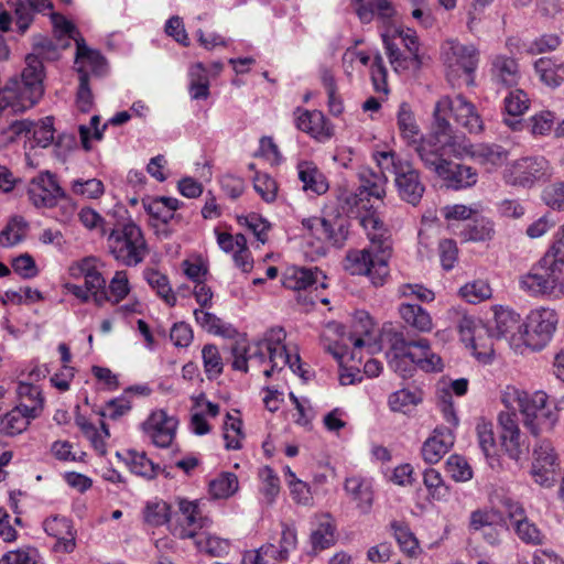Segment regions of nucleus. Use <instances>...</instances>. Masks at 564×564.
<instances>
[{
  "mask_svg": "<svg viewBox=\"0 0 564 564\" xmlns=\"http://www.w3.org/2000/svg\"><path fill=\"white\" fill-rule=\"evenodd\" d=\"M58 50L48 37L34 46V52L25 56V67L21 78H10L0 87V117L8 109L23 112L32 108L44 95L45 70L43 59H56Z\"/></svg>",
  "mask_w": 564,
  "mask_h": 564,
  "instance_id": "nucleus-1",
  "label": "nucleus"
},
{
  "mask_svg": "<svg viewBox=\"0 0 564 564\" xmlns=\"http://www.w3.org/2000/svg\"><path fill=\"white\" fill-rule=\"evenodd\" d=\"M410 148L417 154L425 169L436 175H444V166L451 158L463 159L465 151L463 140L455 135L449 121L443 118H433L430 132L421 134Z\"/></svg>",
  "mask_w": 564,
  "mask_h": 564,
  "instance_id": "nucleus-2",
  "label": "nucleus"
},
{
  "mask_svg": "<svg viewBox=\"0 0 564 564\" xmlns=\"http://www.w3.org/2000/svg\"><path fill=\"white\" fill-rule=\"evenodd\" d=\"M369 246L361 250H349L344 268L352 275H367L375 286H382L389 276L392 256L391 237L386 229L367 230Z\"/></svg>",
  "mask_w": 564,
  "mask_h": 564,
  "instance_id": "nucleus-3",
  "label": "nucleus"
},
{
  "mask_svg": "<svg viewBox=\"0 0 564 564\" xmlns=\"http://www.w3.org/2000/svg\"><path fill=\"white\" fill-rule=\"evenodd\" d=\"M507 408H518L523 424L534 436L551 431L558 420V411L544 391L529 393L514 387H507L502 394Z\"/></svg>",
  "mask_w": 564,
  "mask_h": 564,
  "instance_id": "nucleus-4",
  "label": "nucleus"
},
{
  "mask_svg": "<svg viewBox=\"0 0 564 564\" xmlns=\"http://www.w3.org/2000/svg\"><path fill=\"white\" fill-rule=\"evenodd\" d=\"M372 159L382 173L393 176V184L399 198L412 206H417L425 193L420 170L413 162L402 158L395 151H376Z\"/></svg>",
  "mask_w": 564,
  "mask_h": 564,
  "instance_id": "nucleus-5",
  "label": "nucleus"
},
{
  "mask_svg": "<svg viewBox=\"0 0 564 564\" xmlns=\"http://www.w3.org/2000/svg\"><path fill=\"white\" fill-rule=\"evenodd\" d=\"M286 333L283 327L274 326L268 329L262 338L247 344L248 356L251 361H257L259 365L264 364L267 360L271 364L270 369L263 371L265 377H271L275 370H282L285 366L290 369L300 373L302 365L299 354L292 355L284 340Z\"/></svg>",
  "mask_w": 564,
  "mask_h": 564,
  "instance_id": "nucleus-6",
  "label": "nucleus"
},
{
  "mask_svg": "<svg viewBox=\"0 0 564 564\" xmlns=\"http://www.w3.org/2000/svg\"><path fill=\"white\" fill-rule=\"evenodd\" d=\"M519 284L530 295L560 299L564 295V269L547 251L529 273L521 276Z\"/></svg>",
  "mask_w": 564,
  "mask_h": 564,
  "instance_id": "nucleus-7",
  "label": "nucleus"
},
{
  "mask_svg": "<svg viewBox=\"0 0 564 564\" xmlns=\"http://www.w3.org/2000/svg\"><path fill=\"white\" fill-rule=\"evenodd\" d=\"M107 241L110 253L126 267L140 264L149 253L143 231L133 221L111 230Z\"/></svg>",
  "mask_w": 564,
  "mask_h": 564,
  "instance_id": "nucleus-8",
  "label": "nucleus"
},
{
  "mask_svg": "<svg viewBox=\"0 0 564 564\" xmlns=\"http://www.w3.org/2000/svg\"><path fill=\"white\" fill-rule=\"evenodd\" d=\"M558 324V314L549 307L531 310L522 321L520 341L532 350L544 349L552 340Z\"/></svg>",
  "mask_w": 564,
  "mask_h": 564,
  "instance_id": "nucleus-9",
  "label": "nucleus"
},
{
  "mask_svg": "<svg viewBox=\"0 0 564 564\" xmlns=\"http://www.w3.org/2000/svg\"><path fill=\"white\" fill-rule=\"evenodd\" d=\"M447 82L454 88L463 85L467 87L474 86L475 70L477 69L479 61L478 51L473 45L460 44L457 39H451L447 41Z\"/></svg>",
  "mask_w": 564,
  "mask_h": 564,
  "instance_id": "nucleus-10",
  "label": "nucleus"
},
{
  "mask_svg": "<svg viewBox=\"0 0 564 564\" xmlns=\"http://www.w3.org/2000/svg\"><path fill=\"white\" fill-rule=\"evenodd\" d=\"M433 117L436 120H448L452 117L457 126L469 133H480L484 130V121L476 106L462 94L441 97L435 104Z\"/></svg>",
  "mask_w": 564,
  "mask_h": 564,
  "instance_id": "nucleus-11",
  "label": "nucleus"
},
{
  "mask_svg": "<svg viewBox=\"0 0 564 564\" xmlns=\"http://www.w3.org/2000/svg\"><path fill=\"white\" fill-rule=\"evenodd\" d=\"M301 224L312 237L336 249L346 245L350 232V220L339 212L303 218Z\"/></svg>",
  "mask_w": 564,
  "mask_h": 564,
  "instance_id": "nucleus-12",
  "label": "nucleus"
},
{
  "mask_svg": "<svg viewBox=\"0 0 564 564\" xmlns=\"http://www.w3.org/2000/svg\"><path fill=\"white\" fill-rule=\"evenodd\" d=\"M386 336L391 348L405 351L413 366L416 365L426 372L442 370V359L432 351L429 339L410 338L403 330H389Z\"/></svg>",
  "mask_w": 564,
  "mask_h": 564,
  "instance_id": "nucleus-13",
  "label": "nucleus"
},
{
  "mask_svg": "<svg viewBox=\"0 0 564 564\" xmlns=\"http://www.w3.org/2000/svg\"><path fill=\"white\" fill-rule=\"evenodd\" d=\"M356 13L362 23L377 20L382 30L380 35H409L404 32L401 19L390 0H352Z\"/></svg>",
  "mask_w": 564,
  "mask_h": 564,
  "instance_id": "nucleus-14",
  "label": "nucleus"
},
{
  "mask_svg": "<svg viewBox=\"0 0 564 564\" xmlns=\"http://www.w3.org/2000/svg\"><path fill=\"white\" fill-rule=\"evenodd\" d=\"M336 193L337 204L344 216L360 218V224L366 230L384 229L383 223L371 212L373 208L371 200L365 195H359L357 188L351 191L339 186Z\"/></svg>",
  "mask_w": 564,
  "mask_h": 564,
  "instance_id": "nucleus-15",
  "label": "nucleus"
},
{
  "mask_svg": "<svg viewBox=\"0 0 564 564\" xmlns=\"http://www.w3.org/2000/svg\"><path fill=\"white\" fill-rule=\"evenodd\" d=\"M458 333L463 343L473 349L478 360L487 362L492 354L491 327L474 316L464 315L458 321Z\"/></svg>",
  "mask_w": 564,
  "mask_h": 564,
  "instance_id": "nucleus-16",
  "label": "nucleus"
},
{
  "mask_svg": "<svg viewBox=\"0 0 564 564\" xmlns=\"http://www.w3.org/2000/svg\"><path fill=\"white\" fill-rule=\"evenodd\" d=\"M549 162L543 156H525L507 166L503 178L507 184L531 187L547 176Z\"/></svg>",
  "mask_w": 564,
  "mask_h": 564,
  "instance_id": "nucleus-17",
  "label": "nucleus"
},
{
  "mask_svg": "<svg viewBox=\"0 0 564 564\" xmlns=\"http://www.w3.org/2000/svg\"><path fill=\"white\" fill-rule=\"evenodd\" d=\"M28 197L36 208H53L58 205L59 198H65V191L58 184L55 175L45 171L31 180Z\"/></svg>",
  "mask_w": 564,
  "mask_h": 564,
  "instance_id": "nucleus-18",
  "label": "nucleus"
},
{
  "mask_svg": "<svg viewBox=\"0 0 564 564\" xmlns=\"http://www.w3.org/2000/svg\"><path fill=\"white\" fill-rule=\"evenodd\" d=\"M178 512L181 513L184 522L180 519L171 524V533L181 540L193 539L195 540L203 529H207L212 524V520L207 516H203L198 503L187 499L178 500Z\"/></svg>",
  "mask_w": 564,
  "mask_h": 564,
  "instance_id": "nucleus-19",
  "label": "nucleus"
},
{
  "mask_svg": "<svg viewBox=\"0 0 564 564\" xmlns=\"http://www.w3.org/2000/svg\"><path fill=\"white\" fill-rule=\"evenodd\" d=\"M293 121L297 130L306 133L317 142H328L335 135V127L321 110L296 107Z\"/></svg>",
  "mask_w": 564,
  "mask_h": 564,
  "instance_id": "nucleus-20",
  "label": "nucleus"
},
{
  "mask_svg": "<svg viewBox=\"0 0 564 564\" xmlns=\"http://www.w3.org/2000/svg\"><path fill=\"white\" fill-rule=\"evenodd\" d=\"M69 274L74 279L84 278L85 286L98 306L108 302L106 279L97 269V260L94 257H86L69 267Z\"/></svg>",
  "mask_w": 564,
  "mask_h": 564,
  "instance_id": "nucleus-21",
  "label": "nucleus"
},
{
  "mask_svg": "<svg viewBox=\"0 0 564 564\" xmlns=\"http://www.w3.org/2000/svg\"><path fill=\"white\" fill-rule=\"evenodd\" d=\"M142 206L150 216V225L156 228V234H162L165 238L171 235L166 226L175 217V212L183 206V202L175 197L147 196L142 198Z\"/></svg>",
  "mask_w": 564,
  "mask_h": 564,
  "instance_id": "nucleus-22",
  "label": "nucleus"
},
{
  "mask_svg": "<svg viewBox=\"0 0 564 564\" xmlns=\"http://www.w3.org/2000/svg\"><path fill=\"white\" fill-rule=\"evenodd\" d=\"M177 421L163 410L154 411L143 423L145 434L158 447H169L175 437Z\"/></svg>",
  "mask_w": 564,
  "mask_h": 564,
  "instance_id": "nucleus-23",
  "label": "nucleus"
},
{
  "mask_svg": "<svg viewBox=\"0 0 564 564\" xmlns=\"http://www.w3.org/2000/svg\"><path fill=\"white\" fill-rule=\"evenodd\" d=\"M12 133L20 135L25 134L30 140H33L36 147L47 148L54 140V118L45 117L39 122L28 119L17 120L10 124Z\"/></svg>",
  "mask_w": 564,
  "mask_h": 564,
  "instance_id": "nucleus-24",
  "label": "nucleus"
},
{
  "mask_svg": "<svg viewBox=\"0 0 564 564\" xmlns=\"http://www.w3.org/2000/svg\"><path fill=\"white\" fill-rule=\"evenodd\" d=\"M498 422L502 449L511 459L518 460L523 453V448L517 414L514 412H500Z\"/></svg>",
  "mask_w": 564,
  "mask_h": 564,
  "instance_id": "nucleus-25",
  "label": "nucleus"
},
{
  "mask_svg": "<svg viewBox=\"0 0 564 564\" xmlns=\"http://www.w3.org/2000/svg\"><path fill=\"white\" fill-rule=\"evenodd\" d=\"M325 279L326 275L316 267L291 265L283 271L281 282L285 289L301 291L307 290L315 284H319L321 288L325 289L327 286L324 282Z\"/></svg>",
  "mask_w": 564,
  "mask_h": 564,
  "instance_id": "nucleus-26",
  "label": "nucleus"
},
{
  "mask_svg": "<svg viewBox=\"0 0 564 564\" xmlns=\"http://www.w3.org/2000/svg\"><path fill=\"white\" fill-rule=\"evenodd\" d=\"M395 37H382L391 64L402 67H420L422 65V56L420 55V37H399L403 50L398 47L392 40Z\"/></svg>",
  "mask_w": 564,
  "mask_h": 564,
  "instance_id": "nucleus-27",
  "label": "nucleus"
},
{
  "mask_svg": "<svg viewBox=\"0 0 564 564\" xmlns=\"http://www.w3.org/2000/svg\"><path fill=\"white\" fill-rule=\"evenodd\" d=\"M490 327L495 338H505L510 343L520 341V334L523 330L520 314L503 306L495 308L494 324Z\"/></svg>",
  "mask_w": 564,
  "mask_h": 564,
  "instance_id": "nucleus-28",
  "label": "nucleus"
},
{
  "mask_svg": "<svg viewBox=\"0 0 564 564\" xmlns=\"http://www.w3.org/2000/svg\"><path fill=\"white\" fill-rule=\"evenodd\" d=\"M455 435L447 426H437L433 434L423 443L421 455L425 463L437 464L453 447Z\"/></svg>",
  "mask_w": 564,
  "mask_h": 564,
  "instance_id": "nucleus-29",
  "label": "nucleus"
},
{
  "mask_svg": "<svg viewBox=\"0 0 564 564\" xmlns=\"http://www.w3.org/2000/svg\"><path fill=\"white\" fill-rule=\"evenodd\" d=\"M44 531L56 539L54 550L57 552L70 553L76 546L75 535L76 532L73 528L72 521L62 516H52L43 522Z\"/></svg>",
  "mask_w": 564,
  "mask_h": 564,
  "instance_id": "nucleus-30",
  "label": "nucleus"
},
{
  "mask_svg": "<svg viewBox=\"0 0 564 564\" xmlns=\"http://www.w3.org/2000/svg\"><path fill=\"white\" fill-rule=\"evenodd\" d=\"M463 147L465 148L464 156H469L475 162L490 167L501 166L509 156V151L496 143L469 144L463 138Z\"/></svg>",
  "mask_w": 564,
  "mask_h": 564,
  "instance_id": "nucleus-31",
  "label": "nucleus"
},
{
  "mask_svg": "<svg viewBox=\"0 0 564 564\" xmlns=\"http://www.w3.org/2000/svg\"><path fill=\"white\" fill-rule=\"evenodd\" d=\"M336 524L328 513L315 517L312 522L310 543L314 554L329 549L336 543Z\"/></svg>",
  "mask_w": 564,
  "mask_h": 564,
  "instance_id": "nucleus-32",
  "label": "nucleus"
},
{
  "mask_svg": "<svg viewBox=\"0 0 564 564\" xmlns=\"http://www.w3.org/2000/svg\"><path fill=\"white\" fill-rule=\"evenodd\" d=\"M352 328L347 339L352 345L351 358L355 359L357 351L366 346L369 348L372 346V318L367 312L359 311L355 315Z\"/></svg>",
  "mask_w": 564,
  "mask_h": 564,
  "instance_id": "nucleus-33",
  "label": "nucleus"
},
{
  "mask_svg": "<svg viewBox=\"0 0 564 564\" xmlns=\"http://www.w3.org/2000/svg\"><path fill=\"white\" fill-rule=\"evenodd\" d=\"M18 404L22 411L34 419L39 417L44 408V397L39 386L20 381L17 387Z\"/></svg>",
  "mask_w": 564,
  "mask_h": 564,
  "instance_id": "nucleus-34",
  "label": "nucleus"
},
{
  "mask_svg": "<svg viewBox=\"0 0 564 564\" xmlns=\"http://www.w3.org/2000/svg\"><path fill=\"white\" fill-rule=\"evenodd\" d=\"M299 180L303 183V189L316 195L325 194L329 184L326 176L312 161H302L297 164Z\"/></svg>",
  "mask_w": 564,
  "mask_h": 564,
  "instance_id": "nucleus-35",
  "label": "nucleus"
},
{
  "mask_svg": "<svg viewBox=\"0 0 564 564\" xmlns=\"http://www.w3.org/2000/svg\"><path fill=\"white\" fill-rule=\"evenodd\" d=\"M357 175L359 180V186L357 187L359 195H365L370 200L372 198L381 199L384 196L386 173H382L380 170L379 174L370 167L361 166Z\"/></svg>",
  "mask_w": 564,
  "mask_h": 564,
  "instance_id": "nucleus-36",
  "label": "nucleus"
},
{
  "mask_svg": "<svg viewBox=\"0 0 564 564\" xmlns=\"http://www.w3.org/2000/svg\"><path fill=\"white\" fill-rule=\"evenodd\" d=\"M444 180L448 187L462 189L470 187L477 182V172L470 166L454 163L452 160L444 166V175H437Z\"/></svg>",
  "mask_w": 564,
  "mask_h": 564,
  "instance_id": "nucleus-37",
  "label": "nucleus"
},
{
  "mask_svg": "<svg viewBox=\"0 0 564 564\" xmlns=\"http://www.w3.org/2000/svg\"><path fill=\"white\" fill-rule=\"evenodd\" d=\"M404 324L420 333H430L433 321L430 313L419 304L401 303L398 308Z\"/></svg>",
  "mask_w": 564,
  "mask_h": 564,
  "instance_id": "nucleus-38",
  "label": "nucleus"
},
{
  "mask_svg": "<svg viewBox=\"0 0 564 564\" xmlns=\"http://www.w3.org/2000/svg\"><path fill=\"white\" fill-rule=\"evenodd\" d=\"M344 488L348 495L356 501L357 507L362 513H367L373 501L372 485L369 480L351 476L346 478Z\"/></svg>",
  "mask_w": 564,
  "mask_h": 564,
  "instance_id": "nucleus-39",
  "label": "nucleus"
},
{
  "mask_svg": "<svg viewBox=\"0 0 564 564\" xmlns=\"http://www.w3.org/2000/svg\"><path fill=\"white\" fill-rule=\"evenodd\" d=\"M491 74L496 83L507 88L517 86L521 77L517 61L503 55L494 59Z\"/></svg>",
  "mask_w": 564,
  "mask_h": 564,
  "instance_id": "nucleus-40",
  "label": "nucleus"
},
{
  "mask_svg": "<svg viewBox=\"0 0 564 564\" xmlns=\"http://www.w3.org/2000/svg\"><path fill=\"white\" fill-rule=\"evenodd\" d=\"M397 126L401 138L410 148L421 137V129L416 122L412 107L401 102L397 112Z\"/></svg>",
  "mask_w": 564,
  "mask_h": 564,
  "instance_id": "nucleus-41",
  "label": "nucleus"
},
{
  "mask_svg": "<svg viewBox=\"0 0 564 564\" xmlns=\"http://www.w3.org/2000/svg\"><path fill=\"white\" fill-rule=\"evenodd\" d=\"M344 330L345 327L343 325L330 323L322 336L326 350L340 364L349 352L348 346L344 343Z\"/></svg>",
  "mask_w": 564,
  "mask_h": 564,
  "instance_id": "nucleus-42",
  "label": "nucleus"
},
{
  "mask_svg": "<svg viewBox=\"0 0 564 564\" xmlns=\"http://www.w3.org/2000/svg\"><path fill=\"white\" fill-rule=\"evenodd\" d=\"M32 420L35 419L14 406L0 417V434L10 437L17 436L28 429Z\"/></svg>",
  "mask_w": 564,
  "mask_h": 564,
  "instance_id": "nucleus-43",
  "label": "nucleus"
},
{
  "mask_svg": "<svg viewBox=\"0 0 564 564\" xmlns=\"http://www.w3.org/2000/svg\"><path fill=\"white\" fill-rule=\"evenodd\" d=\"M296 547L297 533L295 528L283 523L279 546L275 547L273 544H269L265 546V554L270 553V556L276 561L285 562L289 560L290 554L296 550Z\"/></svg>",
  "mask_w": 564,
  "mask_h": 564,
  "instance_id": "nucleus-44",
  "label": "nucleus"
},
{
  "mask_svg": "<svg viewBox=\"0 0 564 564\" xmlns=\"http://www.w3.org/2000/svg\"><path fill=\"white\" fill-rule=\"evenodd\" d=\"M76 41V62L88 66L96 75H101L106 69V58L99 51L85 44V37H73Z\"/></svg>",
  "mask_w": 564,
  "mask_h": 564,
  "instance_id": "nucleus-45",
  "label": "nucleus"
},
{
  "mask_svg": "<svg viewBox=\"0 0 564 564\" xmlns=\"http://www.w3.org/2000/svg\"><path fill=\"white\" fill-rule=\"evenodd\" d=\"M238 488V477L230 471L219 474L208 485V491L215 499H227L235 495Z\"/></svg>",
  "mask_w": 564,
  "mask_h": 564,
  "instance_id": "nucleus-46",
  "label": "nucleus"
},
{
  "mask_svg": "<svg viewBox=\"0 0 564 564\" xmlns=\"http://www.w3.org/2000/svg\"><path fill=\"white\" fill-rule=\"evenodd\" d=\"M124 459L133 474L148 479H153L158 476L160 466L155 465L150 458H148L145 453L128 451Z\"/></svg>",
  "mask_w": 564,
  "mask_h": 564,
  "instance_id": "nucleus-47",
  "label": "nucleus"
},
{
  "mask_svg": "<svg viewBox=\"0 0 564 564\" xmlns=\"http://www.w3.org/2000/svg\"><path fill=\"white\" fill-rule=\"evenodd\" d=\"M194 543L199 552L206 553L209 556L220 557L229 553L230 541L216 535L202 532Z\"/></svg>",
  "mask_w": 564,
  "mask_h": 564,
  "instance_id": "nucleus-48",
  "label": "nucleus"
},
{
  "mask_svg": "<svg viewBox=\"0 0 564 564\" xmlns=\"http://www.w3.org/2000/svg\"><path fill=\"white\" fill-rule=\"evenodd\" d=\"M142 513L147 524L161 527L169 523L171 520V506L164 500H150L147 502Z\"/></svg>",
  "mask_w": 564,
  "mask_h": 564,
  "instance_id": "nucleus-49",
  "label": "nucleus"
},
{
  "mask_svg": "<svg viewBox=\"0 0 564 564\" xmlns=\"http://www.w3.org/2000/svg\"><path fill=\"white\" fill-rule=\"evenodd\" d=\"M204 372L208 380L213 381L224 372V361L218 347L215 344H206L202 348Z\"/></svg>",
  "mask_w": 564,
  "mask_h": 564,
  "instance_id": "nucleus-50",
  "label": "nucleus"
},
{
  "mask_svg": "<svg viewBox=\"0 0 564 564\" xmlns=\"http://www.w3.org/2000/svg\"><path fill=\"white\" fill-rule=\"evenodd\" d=\"M144 278L149 285L156 291L158 295L164 300L169 306L176 304V296L172 291L169 278L154 269H147Z\"/></svg>",
  "mask_w": 564,
  "mask_h": 564,
  "instance_id": "nucleus-51",
  "label": "nucleus"
},
{
  "mask_svg": "<svg viewBox=\"0 0 564 564\" xmlns=\"http://www.w3.org/2000/svg\"><path fill=\"white\" fill-rule=\"evenodd\" d=\"M242 425L243 423L240 417L234 416L230 413L226 414L224 422V440L227 451H237L242 447V440L245 438Z\"/></svg>",
  "mask_w": 564,
  "mask_h": 564,
  "instance_id": "nucleus-52",
  "label": "nucleus"
},
{
  "mask_svg": "<svg viewBox=\"0 0 564 564\" xmlns=\"http://www.w3.org/2000/svg\"><path fill=\"white\" fill-rule=\"evenodd\" d=\"M423 484L432 499L446 501L449 497V486L446 485L440 471L427 468L423 473Z\"/></svg>",
  "mask_w": 564,
  "mask_h": 564,
  "instance_id": "nucleus-53",
  "label": "nucleus"
},
{
  "mask_svg": "<svg viewBox=\"0 0 564 564\" xmlns=\"http://www.w3.org/2000/svg\"><path fill=\"white\" fill-rule=\"evenodd\" d=\"M478 444L487 458H494L498 455V443L495 437L494 424L491 422L480 420L476 425Z\"/></svg>",
  "mask_w": 564,
  "mask_h": 564,
  "instance_id": "nucleus-54",
  "label": "nucleus"
},
{
  "mask_svg": "<svg viewBox=\"0 0 564 564\" xmlns=\"http://www.w3.org/2000/svg\"><path fill=\"white\" fill-rule=\"evenodd\" d=\"M28 223L22 216H14L0 231V245L2 247H13L24 238Z\"/></svg>",
  "mask_w": 564,
  "mask_h": 564,
  "instance_id": "nucleus-55",
  "label": "nucleus"
},
{
  "mask_svg": "<svg viewBox=\"0 0 564 564\" xmlns=\"http://www.w3.org/2000/svg\"><path fill=\"white\" fill-rule=\"evenodd\" d=\"M0 564H45L35 547L25 546L8 551L0 557Z\"/></svg>",
  "mask_w": 564,
  "mask_h": 564,
  "instance_id": "nucleus-56",
  "label": "nucleus"
},
{
  "mask_svg": "<svg viewBox=\"0 0 564 564\" xmlns=\"http://www.w3.org/2000/svg\"><path fill=\"white\" fill-rule=\"evenodd\" d=\"M391 529L400 549L410 556L414 555L419 549V543L409 525L402 521H393Z\"/></svg>",
  "mask_w": 564,
  "mask_h": 564,
  "instance_id": "nucleus-57",
  "label": "nucleus"
},
{
  "mask_svg": "<svg viewBox=\"0 0 564 564\" xmlns=\"http://www.w3.org/2000/svg\"><path fill=\"white\" fill-rule=\"evenodd\" d=\"M447 475L456 482H466L473 478V469L467 459L460 455H451L445 463Z\"/></svg>",
  "mask_w": 564,
  "mask_h": 564,
  "instance_id": "nucleus-58",
  "label": "nucleus"
},
{
  "mask_svg": "<svg viewBox=\"0 0 564 564\" xmlns=\"http://www.w3.org/2000/svg\"><path fill=\"white\" fill-rule=\"evenodd\" d=\"M534 468H555L557 466V455L552 443L549 440H539L533 449Z\"/></svg>",
  "mask_w": 564,
  "mask_h": 564,
  "instance_id": "nucleus-59",
  "label": "nucleus"
},
{
  "mask_svg": "<svg viewBox=\"0 0 564 564\" xmlns=\"http://www.w3.org/2000/svg\"><path fill=\"white\" fill-rule=\"evenodd\" d=\"M501 521L500 512L492 508L476 509L469 516L468 529L470 532H480L482 529L494 524V522Z\"/></svg>",
  "mask_w": 564,
  "mask_h": 564,
  "instance_id": "nucleus-60",
  "label": "nucleus"
},
{
  "mask_svg": "<svg viewBox=\"0 0 564 564\" xmlns=\"http://www.w3.org/2000/svg\"><path fill=\"white\" fill-rule=\"evenodd\" d=\"M513 528L518 538L525 544L542 545L545 541L542 531L528 518L519 520Z\"/></svg>",
  "mask_w": 564,
  "mask_h": 564,
  "instance_id": "nucleus-61",
  "label": "nucleus"
},
{
  "mask_svg": "<svg viewBox=\"0 0 564 564\" xmlns=\"http://www.w3.org/2000/svg\"><path fill=\"white\" fill-rule=\"evenodd\" d=\"M494 232L492 224L485 218L475 219L467 224L463 231V238L466 241H486L491 238Z\"/></svg>",
  "mask_w": 564,
  "mask_h": 564,
  "instance_id": "nucleus-62",
  "label": "nucleus"
},
{
  "mask_svg": "<svg viewBox=\"0 0 564 564\" xmlns=\"http://www.w3.org/2000/svg\"><path fill=\"white\" fill-rule=\"evenodd\" d=\"M261 479L260 491L264 496L268 503H272L280 492V478L270 467L264 466L259 470Z\"/></svg>",
  "mask_w": 564,
  "mask_h": 564,
  "instance_id": "nucleus-63",
  "label": "nucleus"
},
{
  "mask_svg": "<svg viewBox=\"0 0 564 564\" xmlns=\"http://www.w3.org/2000/svg\"><path fill=\"white\" fill-rule=\"evenodd\" d=\"M422 401V398L415 391L401 389L390 394L389 406L394 412L406 413L412 406Z\"/></svg>",
  "mask_w": 564,
  "mask_h": 564,
  "instance_id": "nucleus-64",
  "label": "nucleus"
}]
</instances>
